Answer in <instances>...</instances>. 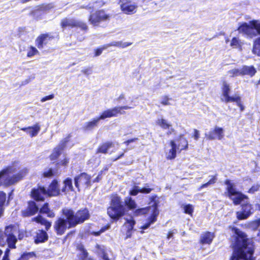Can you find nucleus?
Here are the masks:
<instances>
[{"instance_id": "50", "label": "nucleus", "mask_w": 260, "mask_h": 260, "mask_svg": "<svg viewBox=\"0 0 260 260\" xmlns=\"http://www.w3.org/2000/svg\"><path fill=\"white\" fill-rule=\"evenodd\" d=\"M259 186L258 184L252 186L248 191V192L253 193L255 191H257L259 189Z\"/></svg>"}, {"instance_id": "8", "label": "nucleus", "mask_w": 260, "mask_h": 260, "mask_svg": "<svg viewBox=\"0 0 260 260\" xmlns=\"http://www.w3.org/2000/svg\"><path fill=\"white\" fill-rule=\"evenodd\" d=\"M238 30L239 33L252 38L260 34V21L254 20L250 21L248 23L244 22L240 24Z\"/></svg>"}, {"instance_id": "26", "label": "nucleus", "mask_w": 260, "mask_h": 260, "mask_svg": "<svg viewBox=\"0 0 260 260\" xmlns=\"http://www.w3.org/2000/svg\"><path fill=\"white\" fill-rule=\"evenodd\" d=\"M214 238V235L210 232H206L203 234L201 237L200 241L203 244H210Z\"/></svg>"}, {"instance_id": "30", "label": "nucleus", "mask_w": 260, "mask_h": 260, "mask_svg": "<svg viewBox=\"0 0 260 260\" xmlns=\"http://www.w3.org/2000/svg\"><path fill=\"white\" fill-rule=\"evenodd\" d=\"M61 190L64 193L73 190L72 180L71 178H68L63 181V186Z\"/></svg>"}, {"instance_id": "38", "label": "nucleus", "mask_w": 260, "mask_h": 260, "mask_svg": "<svg viewBox=\"0 0 260 260\" xmlns=\"http://www.w3.org/2000/svg\"><path fill=\"white\" fill-rule=\"evenodd\" d=\"M6 195L3 192H0V217L3 215L4 209L3 206L6 201Z\"/></svg>"}, {"instance_id": "15", "label": "nucleus", "mask_w": 260, "mask_h": 260, "mask_svg": "<svg viewBox=\"0 0 260 260\" xmlns=\"http://www.w3.org/2000/svg\"><path fill=\"white\" fill-rule=\"evenodd\" d=\"M75 185L80 191V186H83L85 188L89 187L91 185V177L86 173H81L74 178Z\"/></svg>"}, {"instance_id": "23", "label": "nucleus", "mask_w": 260, "mask_h": 260, "mask_svg": "<svg viewBox=\"0 0 260 260\" xmlns=\"http://www.w3.org/2000/svg\"><path fill=\"white\" fill-rule=\"evenodd\" d=\"M39 208L34 202H30L28 204V207L26 211L23 212L24 216H29L35 214L38 211Z\"/></svg>"}, {"instance_id": "9", "label": "nucleus", "mask_w": 260, "mask_h": 260, "mask_svg": "<svg viewBox=\"0 0 260 260\" xmlns=\"http://www.w3.org/2000/svg\"><path fill=\"white\" fill-rule=\"evenodd\" d=\"M145 214H150L151 216L148 219V222L141 228L142 230L148 228L151 224L156 221L157 216L159 214L156 204L154 203L151 206L138 209L135 212V214L137 216Z\"/></svg>"}, {"instance_id": "28", "label": "nucleus", "mask_w": 260, "mask_h": 260, "mask_svg": "<svg viewBox=\"0 0 260 260\" xmlns=\"http://www.w3.org/2000/svg\"><path fill=\"white\" fill-rule=\"evenodd\" d=\"M114 146V144L111 142H106L99 146L98 148L96 153H102L106 154L108 152V150Z\"/></svg>"}, {"instance_id": "40", "label": "nucleus", "mask_w": 260, "mask_h": 260, "mask_svg": "<svg viewBox=\"0 0 260 260\" xmlns=\"http://www.w3.org/2000/svg\"><path fill=\"white\" fill-rule=\"evenodd\" d=\"M181 208L184 210V212L186 214L191 215L193 211V207L190 204L182 205Z\"/></svg>"}, {"instance_id": "52", "label": "nucleus", "mask_w": 260, "mask_h": 260, "mask_svg": "<svg viewBox=\"0 0 260 260\" xmlns=\"http://www.w3.org/2000/svg\"><path fill=\"white\" fill-rule=\"evenodd\" d=\"M53 175V173L52 170L49 169L47 171H45L43 173V176L45 177H50Z\"/></svg>"}, {"instance_id": "7", "label": "nucleus", "mask_w": 260, "mask_h": 260, "mask_svg": "<svg viewBox=\"0 0 260 260\" xmlns=\"http://www.w3.org/2000/svg\"><path fill=\"white\" fill-rule=\"evenodd\" d=\"M60 190L58 188V183L56 180H54L49 185L48 189L43 187H39L34 188L31 191L32 198L36 201H43L45 196L48 194L50 196H55L59 194Z\"/></svg>"}, {"instance_id": "39", "label": "nucleus", "mask_w": 260, "mask_h": 260, "mask_svg": "<svg viewBox=\"0 0 260 260\" xmlns=\"http://www.w3.org/2000/svg\"><path fill=\"white\" fill-rule=\"evenodd\" d=\"M228 74L230 77H236L238 76H242V69H234L228 71Z\"/></svg>"}, {"instance_id": "36", "label": "nucleus", "mask_w": 260, "mask_h": 260, "mask_svg": "<svg viewBox=\"0 0 260 260\" xmlns=\"http://www.w3.org/2000/svg\"><path fill=\"white\" fill-rule=\"evenodd\" d=\"M78 249L80 251V253L79 255V258L81 260H85L88 257V252L84 249V247L82 245L79 246Z\"/></svg>"}, {"instance_id": "64", "label": "nucleus", "mask_w": 260, "mask_h": 260, "mask_svg": "<svg viewBox=\"0 0 260 260\" xmlns=\"http://www.w3.org/2000/svg\"><path fill=\"white\" fill-rule=\"evenodd\" d=\"M173 131H174V129H173V128H171V129H169V131L167 132V134H168V135H170V134H171V133H172V132H173Z\"/></svg>"}, {"instance_id": "43", "label": "nucleus", "mask_w": 260, "mask_h": 260, "mask_svg": "<svg viewBox=\"0 0 260 260\" xmlns=\"http://www.w3.org/2000/svg\"><path fill=\"white\" fill-rule=\"evenodd\" d=\"M116 109H118L117 110V113L120 114H123L125 113L124 111H122V110L125 109V110H128L132 108L131 107H129L127 106H120V107H115Z\"/></svg>"}, {"instance_id": "46", "label": "nucleus", "mask_w": 260, "mask_h": 260, "mask_svg": "<svg viewBox=\"0 0 260 260\" xmlns=\"http://www.w3.org/2000/svg\"><path fill=\"white\" fill-rule=\"evenodd\" d=\"M126 224H128V230H132L135 224V221L133 219L131 218L126 221Z\"/></svg>"}, {"instance_id": "42", "label": "nucleus", "mask_w": 260, "mask_h": 260, "mask_svg": "<svg viewBox=\"0 0 260 260\" xmlns=\"http://www.w3.org/2000/svg\"><path fill=\"white\" fill-rule=\"evenodd\" d=\"M231 46L234 48H238L241 46V42L238 38H234L231 41Z\"/></svg>"}, {"instance_id": "6", "label": "nucleus", "mask_w": 260, "mask_h": 260, "mask_svg": "<svg viewBox=\"0 0 260 260\" xmlns=\"http://www.w3.org/2000/svg\"><path fill=\"white\" fill-rule=\"evenodd\" d=\"M126 208L122 204L120 197L117 195H113L111 197L110 206L107 209V213L113 219H118L124 215Z\"/></svg>"}, {"instance_id": "13", "label": "nucleus", "mask_w": 260, "mask_h": 260, "mask_svg": "<svg viewBox=\"0 0 260 260\" xmlns=\"http://www.w3.org/2000/svg\"><path fill=\"white\" fill-rule=\"evenodd\" d=\"M54 229L58 235H63L67 229H69L74 226H70L69 220L64 218L59 217L58 218L54 223Z\"/></svg>"}, {"instance_id": "62", "label": "nucleus", "mask_w": 260, "mask_h": 260, "mask_svg": "<svg viewBox=\"0 0 260 260\" xmlns=\"http://www.w3.org/2000/svg\"><path fill=\"white\" fill-rule=\"evenodd\" d=\"M173 233L172 232H170L168 235V239H170L173 237Z\"/></svg>"}, {"instance_id": "54", "label": "nucleus", "mask_w": 260, "mask_h": 260, "mask_svg": "<svg viewBox=\"0 0 260 260\" xmlns=\"http://www.w3.org/2000/svg\"><path fill=\"white\" fill-rule=\"evenodd\" d=\"M82 72H83L85 75H88L91 73L92 70L90 68H87L82 70Z\"/></svg>"}, {"instance_id": "55", "label": "nucleus", "mask_w": 260, "mask_h": 260, "mask_svg": "<svg viewBox=\"0 0 260 260\" xmlns=\"http://www.w3.org/2000/svg\"><path fill=\"white\" fill-rule=\"evenodd\" d=\"M194 136H193L194 139L196 140H198L200 137L199 132V131H198L197 129H194Z\"/></svg>"}, {"instance_id": "25", "label": "nucleus", "mask_w": 260, "mask_h": 260, "mask_svg": "<svg viewBox=\"0 0 260 260\" xmlns=\"http://www.w3.org/2000/svg\"><path fill=\"white\" fill-rule=\"evenodd\" d=\"M99 121L98 117L94 118L92 120L86 122L83 126V129L87 131H91L98 126Z\"/></svg>"}, {"instance_id": "63", "label": "nucleus", "mask_w": 260, "mask_h": 260, "mask_svg": "<svg viewBox=\"0 0 260 260\" xmlns=\"http://www.w3.org/2000/svg\"><path fill=\"white\" fill-rule=\"evenodd\" d=\"M137 140H138V138H133V139H129L128 140L130 142V143H131L132 142L136 141Z\"/></svg>"}, {"instance_id": "51", "label": "nucleus", "mask_w": 260, "mask_h": 260, "mask_svg": "<svg viewBox=\"0 0 260 260\" xmlns=\"http://www.w3.org/2000/svg\"><path fill=\"white\" fill-rule=\"evenodd\" d=\"M170 99H169L167 96H165L162 98L161 103L164 105H170V103H169V100Z\"/></svg>"}, {"instance_id": "20", "label": "nucleus", "mask_w": 260, "mask_h": 260, "mask_svg": "<svg viewBox=\"0 0 260 260\" xmlns=\"http://www.w3.org/2000/svg\"><path fill=\"white\" fill-rule=\"evenodd\" d=\"M116 107L112 109H109L107 110L103 111L99 117H98L100 120H104L107 118H111L112 117H116L117 116V110Z\"/></svg>"}, {"instance_id": "11", "label": "nucleus", "mask_w": 260, "mask_h": 260, "mask_svg": "<svg viewBox=\"0 0 260 260\" xmlns=\"http://www.w3.org/2000/svg\"><path fill=\"white\" fill-rule=\"evenodd\" d=\"M111 15L107 14L105 11L100 10L90 15L89 21L94 26H99L102 22L108 21Z\"/></svg>"}, {"instance_id": "59", "label": "nucleus", "mask_w": 260, "mask_h": 260, "mask_svg": "<svg viewBox=\"0 0 260 260\" xmlns=\"http://www.w3.org/2000/svg\"><path fill=\"white\" fill-rule=\"evenodd\" d=\"M124 155V153H122L121 154H120L117 157L112 159V160L113 161H116L121 157H122Z\"/></svg>"}, {"instance_id": "48", "label": "nucleus", "mask_w": 260, "mask_h": 260, "mask_svg": "<svg viewBox=\"0 0 260 260\" xmlns=\"http://www.w3.org/2000/svg\"><path fill=\"white\" fill-rule=\"evenodd\" d=\"M49 211L48 204H45L42 208H41L40 212L41 213H47Z\"/></svg>"}, {"instance_id": "1", "label": "nucleus", "mask_w": 260, "mask_h": 260, "mask_svg": "<svg viewBox=\"0 0 260 260\" xmlns=\"http://www.w3.org/2000/svg\"><path fill=\"white\" fill-rule=\"evenodd\" d=\"M233 231L236 235L235 242L233 244V253L230 260H253V246L247 238L243 232L237 228Z\"/></svg>"}, {"instance_id": "41", "label": "nucleus", "mask_w": 260, "mask_h": 260, "mask_svg": "<svg viewBox=\"0 0 260 260\" xmlns=\"http://www.w3.org/2000/svg\"><path fill=\"white\" fill-rule=\"evenodd\" d=\"M39 53L38 50L34 47L30 46L27 51V57H30Z\"/></svg>"}, {"instance_id": "16", "label": "nucleus", "mask_w": 260, "mask_h": 260, "mask_svg": "<svg viewBox=\"0 0 260 260\" xmlns=\"http://www.w3.org/2000/svg\"><path fill=\"white\" fill-rule=\"evenodd\" d=\"M224 131L222 127L215 126L214 128L211 129L207 134H205V136L209 140H215L216 139L220 140L224 137Z\"/></svg>"}, {"instance_id": "12", "label": "nucleus", "mask_w": 260, "mask_h": 260, "mask_svg": "<svg viewBox=\"0 0 260 260\" xmlns=\"http://www.w3.org/2000/svg\"><path fill=\"white\" fill-rule=\"evenodd\" d=\"M61 26L62 28H65L67 27H79L83 30L87 29V26L86 23L73 18H66L63 19L61 22Z\"/></svg>"}, {"instance_id": "17", "label": "nucleus", "mask_w": 260, "mask_h": 260, "mask_svg": "<svg viewBox=\"0 0 260 260\" xmlns=\"http://www.w3.org/2000/svg\"><path fill=\"white\" fill-rule=\"evenodd\" d=\"M53 39L49 34H42L36 40V45L39 49H42L44 45L48 43L49 41Z\"/></svg>"}, {"instance_id": "24", "label": "nucleus", "mask_w": 260, "mask_h": 260, "mask_svg": "<svg viewBox=\"0 0 260 260\" xmlns=\"http://www.w3.org/2000/svg\"><path fill=\"white\" fill-rule=\"evenodd\" d=\"M48 236L46 231L38 230L36 233L35 243H39L44 242L48 240Z\"/></svg>"}, {"instance_id": "58", "label": "nucleus", "mask_w": 260, "mask_h": 260, "mask_svg": "<svg viewBox=\"0 0 260 260\" xmlns=\"http://www.w3.org/2000/svg\"><path fill=\"white\" fill-rule=\"evenodd\" d=\"M47 214H48V216L49 217H53L55 216L54 213L52 212H51L50 210Z\"/></svg>"}, {"instance_id": "60", "label": "nucleus", "mask_w": 260, "mask_h": 260, "mask_svg": "<svg viewBox=\"0 0 260 260\" xmlns=\"http://www.w3.org/2000/svg\"><path fill=\"white\" fill-rule=\"evenodd\" d=\"M101 179L100 175H99L95 178L93 180V182H99Z\"/></svg>"}, {"instance_id": "37", "label": "nucleus", "mask_w": 260, "mask_h": 260, "mask_svg": "<svg viewBox=\"0 0 260 260\" xmlns=\"http://www.w3.org/2000/svg\"><path fill=\"white\" fill-rule=\"evenodd\" d=\"M157 123L163 129L169 128L171 126L166 119L163 118L158 119L157 120Z\"/></svg>"}, {"instance_id": "27", "label": "nucleus", "mask_w": 260, "mask_h": 260, "mask_svg": "<svg viewBox=\"0 0 260 260\" xmlns=\"http://www.w3.org/2000/svg\"><path fill=\"white\" fill-rule=\"evenodd\" d=\"M32 220L45 225L46 231H48L51 226V222L47 221L41 215H39L36 217H34L32 219Z\"/></svg>"}, {"instance_id": "18", "label": "nucleus", "mask_w": 260, "mask_h": 260, "mask_svg": "<svg viewBox=\"0 0 260 260\" xmlns=\"http://www.w3.org/2000/svg\"><path fill=\"white\" fill-rule=\"evenodd\" d=\"M69 137L65 138L63 141L61 142L58 146L54 148L53 153L50 155V159L51 160H55L59 156L61 151L64 147L66 143L69 141Z\"/></svg>"}, {"instance_id": "34", "label": "nucleus", "mask_w": 260, "mask_h": 260, "mask_svg": "<svg viewBox=\"0 0 260 260\" xmlns=\"http://www.w3.org/2000/svg\"><path fill=\"white\" fill-rule=\"evenodd\" d=\"M209 177H211V179H210V180L208 182L202 184L199 188V190H201L202 188L207 187L209 185L213 184L216 182V181H217L216 175L210 176Z\"/></svg>"}, {"instance_id": "5", "label": "nucleus", "mask_w": 260, "mask_h": 260, "mask_svg": "<svg viewBox=\"0 0 260 260\" xmlns=\"http://www.w3.org/2000/svg\"><path fill=\"white\" fill-rule=\"evenodd\" d=\"M62 214L69 221L70 226H74L83 222L89 218L88 209L85 208L78 211L76 214L71 209L64 208L62 210Z\"/></svg>"}, {"instance_id": "56", "label": "nucleus", "mask_w": 260, "mask_h": 260, "mask_svg": "<svg viewBox=\"0 0 260 260\" xmlns=\"http://www.w3.org/2000/svg\"><path fill=\"white\" fill-rule=\"evenodd\" d=\"M103 50V48L97 49L95 50V56H99L100 55H101V53H102Z\"/></svg>"}, {"instance_id": "31", "label": "nucleus", "mask_w": 260, "mask_h": 260, "mask_svg": "<svg viewBox=\"0 0 260 260\" xmlns=\"http://www.w3.org/2000/svg\"><path fill=\"white\" fill-rule=\"evenodd\" d=\"M179 143L177 146V149L181 151L182 150L186 149L188 148V141L187 140L183 137L182 136H180L179 137Z\"/></svg>"}, {"instance_id": "29", "label": "nucleus", "mask_w": 260, "mask_h": 260, "mask_svg": "<svg viewBox=\"0 0 260 260\" xmlns=\"http://www.w3.org/2000/svg\"><path fill=\"white\" fill-rule=\"evenodd\" d=\"M242 76L249 75L251 77L254 76L256 73V70L253 66H244L242 68Z\"/></svg>"}, {"instance_id": "47", "label": "nucleus", "mask_w": 260, "mask_h": 260, "mask_svg": "<svg viewBox=\"0 0 260 260\" xmlns=\"http://www.w3.org/2000/svg\"><path fill=\"white\" fill-rule=\"evenodd\" d=\"M152 189L149 187V186L146 184V186L143 188H140V192L144 193H148L151 192Z\"/></svg>"}, {"instance_id": "19", "label": "nucleus", "mask_w": 260, "mask_h": 260, "mask_svg": "<svg viewBox=\"0 0 260 260\" xmlns=\"http://www.w3.org/2000/svg\"><path fill=\"white\" fill-rule=\"evenodd\" d=\"M21 129L26 132L31 137H34L37 136L40 131L41 126L38 123H37L32 126L21 128Z\"/></svg>"}, {"instance_id": "57", "label": "nucleus", "mask_w": 260, "mask_h": 260, "mask_svg": "<svg viewBox=\"0 0 260 260\" xmlns=\"http://www.w3.org/2000/svg\"><path fill=\"white\" fill-rule=\"evenodd\" d=\"M10 250L7 248L6 250L5 251V254L3 256V259H6L7 258L9 257V254Z\"/></svg>"}, {"instance_id": "2", "label": "nucleus", "mask_w": 260, "mask_h": 260, "mask_svg": "<svg viewBox=\"0 0 260 260\" xmlns=\"http://www.w3.org/2000/svg\"><path fill=\"white\" fill-rule=\"evenodd\" d=\"M225 184L227 186L228 196L234 204L236 205L241 204V210L236 212L237 218L239 220L247 219L253 214L254 211L252 205L248 201V197L238 191L230 180H226Z\"/></svg>"}, {"instance_id": "44", "label": "nucleus", "mask_w": 260, "mask_h": 260, "mask_svg": "<svg viewBox=\"0 0 260 260\" xmlns=\"http://www.w3.org/2000/svg\"><path fill=\"white\" fill-rule=\"evenodd\" d=\"M33 256V253L28 252L23 253L18 260H28L29 258Z\"/></svg>"}, {"instance_id": "3", "label": "nucleus", "mask_w": 260, "mask_h": 260, "mask_svg": "<svg viewBox=\"0 0 260 260\" xmlns=\"http://www.w3.org/2000/svg\"><path fill=\"white\" fill-rule=\"evenodd\" d=\"M17 235L18 239H23V234L20 233L17 226L10 225L6 226L4 233L0 231V245H4L7 242L9 248H15Z\"/></svg>"}, {"instance_id": "4", "label": "nucleus", "mask_w": 260, "mask_h": 260, "mask_svg": "<svg viewBox=\"0 0 260 260\" xmlns=\"http://www.w3.org/2000/svg\"><path fill=\"white\" fill-rule=\"evenodd\" d=\"M16 165L14 164L0 172V186H9L20 180L26 173V170H22L18 174L10 177V174L16 171Z\"/></svg>"}, {"instance_id": "10", "label": "nucleus", "mask_w": 260, "mask_h": 260, "mask_svg": "<svg viewBox=\"0 0 260 260\" xmlns=\"http://www.w3.org/2000/svg\"><path fill=\"white\" fill-rule=\"evenodd\" d=\"M230 88L229 85L226 82H223L222 88V95L220 98L221 101L225 103L236 102L237 106L240 107L241 110L243 111V107L241 103L240 96L237 94H235L233 96H230Z\"/></svg>"}, {"instance_id": "49", "label": "nucleus", "mask_w": 260, "mask_h": 260, "mask_svg": "<svg viewBox=\"0 0 260 260\" xmlns=\"http://www.w3.org/2000/svg\"><path fill=\"white\" fill-rule=\"evenodd\" d=\"M69 162V159L66 156H64V158L61 160L58 164L63 166H66L68 165Z\"/></svg>"}, {"instance_id": "33", "label": "nucleus", "mask_w": 260, "mask_h": 260, "mask_svg": "<svg viewBox=\"0 0 260 260\" xmlns=\"http://www.w3.org/2000/svg\"><path fill=\"white\" fill-rule=\"evenodd\" d=\"M132 44L131 43L128 42H122L121 41H117V42H113L110 44V46H116L119 48H124Z\"/></svg>"}, {"instance_id": "45", "label": "nucleus", "mask_w": 260, "mask_h": 260, "mask_svg": "<svg viewBox=\"0 0 260 260\" xmlns=\"http://www.w3.org/2000/svg\"><path fill=\"white\" fill-rule=\"evenodd\" d=\"M139 192H140V187L135 185L133 189L129 191V194L131 196H136Z\"/></svg>"}, {"instance_id": "21", "label": "nucleus", "mask_w": 260, "mask_h": 260, "mask_svg": "<svg viewBox=\"0 0 260 260\" xmlns=\"http://www.w3.org/2000/svg\"><path fill=\"white\" fill-rule=\"evenodd\" d=\"M170 146L171 148L167 152H166V158L168 159H172L176 157V152L177 149V145L175 141L172 140L170 142Z\"/></svg>"}, {"instance_id": "32", "label": "nucleus", "mask_w": 260, "mask_h": 260, "mask_svg": "<svg viewBox=\"0 0 260 260\" xmlns=\"http://www.w3.org/2000/svg\"><path fill=\"white\" fill-rule=\"evenodd\" d=\"M125 205L130 210L136 208L137 204L131 197H127L124 199Z\"/></svg>"}, {"instance_id": "61", "label": "nucleus", "mask_w": 260, "mask_h": 260, "mask_svg": "<svg viewBox=\"0 0 260 260\" xmlns=\"http://www.w3.org/2000/svg\"><path fill=\"white\" fill-rule=\"evenodd\" d=\"M124 98V95L123 94H121L119 97L117 99V100L118 101H120L122 99H123Z\"/></svg>"}, {"instance_id": "22", "label": "nucleus", "mask_w": 260, "mask_h": 260, "mask_svg": "<svg viewBox=\"0 0 260 260\" xmlns=\"http://www.w3.org/2000/svg\"><path fill=\"white\" fill-rule=\"evenodd\" d=\"M95 248L96 253L99 257L102 258L103 260H110L106 251V248L104 245L96 244Z\"/></svg>"}, {"instance_id": "35", "label": "nucleus", "mask_w": 260, "mask_h": 260, "mask_svg": "<svg viewBox=\"0 0 260 260\" xmlns=\"http://www.w3.org/2000/svg\"><path fill=\"white\" fill-rule=\"evenodd\" d=\"M252 51L253 53L260 56V37L255 41Z\"/></svg>"}, {"instance_id": "14", "label": "nucleus", "mask_w": 260, "mask_h": 260, "mask_svg": "<svg viewBox=\"0 0 260 260\" xmlns=\"http://www.w3.org/2000/svg\"><path fill=\"white\" fill-rule=\"evenodd\" d=\"M121 11L126 14L132 15L135 14L137 10V3L130 0H119Z\"/></svg>"}, {"instance_id": "53", "label": "nucleus", "mask_w": 260, "mask_h": 260, "mask_svg": "<svg viewBox=\"0 0 260 260\" xmlns=\"http://www.w3.org/2000/svg\"><path fill=\"white\" fill-rule=\"evenodd\" d=\"M54 94H51V95H48V96H46L44 98H43L41 100V101L42 102H45L48 100H52L54 98Z\"/></svg>"}]
</instances>
